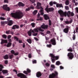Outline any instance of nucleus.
<instances>
[{
    "instance_id": "49",
    "label": "nucleus",
    "mask_w": 78,
    "mask_h": 78,
    "mask_svg": "<svg viewBox=\"0 0 78 78\" xmlns=\"http://www.w3.org/2000/svg\"><path fill=\"white\" fill-rule=\"evenodd\" d=\"M13 57V55H11L9 56V58L10 59H12V58Z\"/></svg>"
},
{
    "instance_id": "3",
    "label": "nucleus",
    "mask_w": 78,
    "mask_h": 78,
    "mask_svg": "<svg viewBox=\"0 0 78 78\" xmlns=\"http://www.w3.org/2000/svg\"><path fill=\"white\" fill-rule=\"evenodd\" d=\"M39 31L44 32V30L42 29L41 27L34 28L33 30L30 29L29 31H28L27 32L29 36H31V33H35V32L38 33V32H39Z\"/></svg>"
},
{
    "instance_id": "45",
    "label": "nucleus",
    "mask_w": 78,
    "mask_h": 78,
    "mask_svg": "<svg viewBox=\"0 0 78 78\" xmlns=\"http://www.w3.org/2000/svg\"><path fill=\"white\" fill-rule=\"evenodd\" d=\"M49 25L50 26L51 25V22L50 20H49Z\"/></svg>"
},
{
    "instance_id": "27",
    "label": "nucleus",
    "mask_w": 78,
    "mask_h": 78,
    "mask_svg": "<svg viewBox=\"0 0 78 78\" xmlns=\"http://www.w3.org/2000/svg\"><path fill=\"white\" fill-rule=\"evenodd\" d=\"M0 72L2 71V69L4 68L3 66L2 65L0 64Z\"/></svg>"
},
{
    "instance_id": "39",
    "label": "nucleus",
    "mask_w": 78,
    "mask_h": 78,
    "mask_svg": "<svg viewBox=\"0 0 78 78\" xmlns=\"http://www.w3.org/2000/svg\"><path fill=\"white\" fill-rule=\"evenodd\" d=\"M67 51H68L72 52V51H73V49H72L71 48H69L67 50Z\"/></svg>"
},
{
    "instance_id": "48",
    "label": "nucleus",
    "mask_w": 78,
    "mask_h": 78,
    "mask_svg": "<svg viewBox=\"0 0 78 78\" xmlns=\"http://www.w3.org/2000/svg\"><path fill=\"white\" fill-rule=\"evenodd\" d=\"M0 19L1 20H5V18L3 17H0Z\"/></svg>"
},
{
    "instance_id": "30",
    "label": "nucleus",
    "mask_w": 78,
    "mask_h": 78,
    "mask_svg": "<svg viewBox=\"0 0 78 78\" xmlns=\"http://www.w3.org/2000/svg\"><path fill=\"white\" fill-rule=\"evenodd\" d=\"M61 64V62H59V61H58L56 62V64L57 66H59V65H60V64Z\"/></svg>"
},
{
    "instance_id": "61",
    "label": "nucleus",
    "mask_w": 78,
    "mask_h": 78,
    "mask_svg": "<svg viewBox=\"0 0 78 78\" xmlns=\"http://www.w3.org/2000/svg\"><path fill=\"white\" fill-rule=\"evenodd\" d=\"M13 72H16V73L17 74V71L16 69H13Z\"/></svg>"
},
{
    "instance_id": "55",
    "label": "nucleus",
    "mask_w": 78,
    "mask_h": 78,
    "mask_svg": "<svg viewBox=\"0 0 78 78\" xmlns=\"http://www.w3.org/2000/svg\"><path fill=\"white\" fill-rule=\"evenodd\" d=\"M28 57L29 58H31V54H29Z\"/></svg>"
},
{
    "instance_id": "14",
    "label": "nucleus",
    "mask_w": 78,
    "mask_h": 78,
    "mask_svg": "<svg viewBox=\"0 0 78 78\" xmlns=\"http://www.w3.org/2000/svg\"><path fill=\"white\" fill-rule=\"evenodd\" d=\"M16 28V29L19 28V26L17 25H13L12 27V30H15Z\"/></svg>"
},
{
    "instance_id": "59",
    "label": "nucleus",
    "mask_w": 78,
    "mask_h": 78,
    "mask_svg": "<svg viewBox=\"0 0 78 78\" xmlns=\"http://www.w3.org/2000/svg\"><path fill=\"white\" fill-rule=\"evenodd\" d=\"M19 43L20 44H21V43H22V41H21V40H19L18 41Z\"/></svg>"
},
{
    "instance_id": "24",
    "label": "nucleus",
    "mask_w": 78,
    "mask_h": 78,
    "mask_svg": "<svg viewBox=\"0 0 78 78\" xmlns=\"http://www.w3.org/2000/svg\"><path fill=\"white\" fill-rule=\"evenodd\" d=\"M12 45V44L11 43L9 42L8 43L7 45H6V46L7 47H11V45Z\"/></svg>"
},
{
    "instance_id": "63",
    "label": "nucleus",
    "mask_w": 78,
    "mask_h": 78,
    "mask_svg": "<svg viewBox=\"0 0 78 78\" xmlns=\"http://www.w3.org/2000/svg\"><path fill=\"white\" fill-rule=\"evenodd\" d=\"M23 26H24V25L21 24L20 25V28H22V27H23Z\"/></svg>"
},
{
    "instance_id": "16",
    "label": "nucleus",
    "mask_w": 78,
    "mask_h": 78,
    "mask_svg": "<svg viewBox=\"0 0 78 78\" xmlns=\"http://www.w3.org/2000/svg\"><path fill=\"white\" fill-rule=\"evenodd\" d=\"M7 22L8 23V25L9 26H11L12 24H13V23L12 22V21L11 20H8Z\"/></svg>"
},
{
    "instance_id": "1",
    "label": "nucleus",
    "mask_w": 78,
    "mask_h": 78,
    "mask_svg": "<svg viewBox=\"0 0 78 78\" xmlns=\"http://www.w3.org/2000/svg\"><path fill=\"white\" fill-rule=\"evenodd\" d=\"M58 13L60 14L61 17H63L64 16L66 17L67 15L68 17H70V16H74V13L73 12H71L70 11H68L67 12H64L62 10H60L58 11Z\"/></svg>"
},
{
    "instance_id": "18",
    "label": "nucleus",
    "mask_w": 78,
    "mask_h": 78,
    "mask_svg": "<svg viewBox=\"0 0 78 78\" xmlns=\"http://www.w3.org/2000/svg\"><path fill=\"white\" fill-rule=\"evenodd\" d=\"M56 6L57 8H63V6H62V4H56Z\"/></svg>"
},
{
    "instance_id": "53",
    "label": "nucleus",
    "mask_w": 78,
    "mask_h": 78,
    "mask_svg": "<svg viewBox=\"0 0 78 78\" xmlns=\"http://www.w3.org/2000/svg\"><path fill=\"white\" fill-rule=\"evenodd\" d=\"M8 63V60H5L4 62V63L5 64H7Z\"/></svg>"
},
{
    "instance_id": "13",
    "label": "nucleus",
    "mask_w": 78,
    "mask_h": 78,
    "mask_svg": "<svg viewBox=\"0 0 78 78\" xmlns=\"http://www.w3.org/2000/svg\"><path fill=\"white\" fill-rule=\"evenodd\" d=\"M36 75L37 77L39 78V77H41L42 76V73L40 72H38L36 73Z\"/></svg>"
},
{
    "instance_id": "42",
    "label": "nucleus",
    "mask_w": 78,
    "mask_h": 78,
    "mask_svg": "<svg viewBox=\"0 0 78 78\" xmlns=\"http://www.w3.org/2000/svg\"><path fill=\"white\" fill-rule=\"evenodd\" d=\"M29 0L32 3H35V2H36V0Z\"/></svg>"
},
{
    "instance_id": "19",
    "label": "nucleus",
    "mask_w": 78,
    "mask_h": 78,
    "mask_svg": "<svg viewBox=\"0 0 78 78\" xmlns=\"http://www.w3.org/2000/svg\"><path fill=\"white\" fill-rule=\"evenodd\" d=\"M18 5L20 7V6H24L25 4L21 2H20L18 4Z\"/></svg>"
},
{
    "instance_id": "36",
    "label": "nucleus",
    "mask_w": 78,
    "mask_h": 78,
    "mask_svg": "<svg viewBox=\"0 0 78 78\" xmlns=\"http://www.w3.org/2000/svg\"><path fill=\"white\" fill-rule=\"evenodd\" d=\"M37 34H38L37 33H35V32L33 33V34H32L33 36H37Z\"/></svg>"
},
{
    "instance_id": "52",
    "label": "nucleus",
    "mask_w": 78,
    "mask_h": 78,
    "mask_svg": "<svg viewBox=\"0 0 78 78\" xmlns=\"http://www.w3.org/2000/svg\"><path fill=\"white\" fill-rule=\"evenodd\" d=\"M30 9H34V7L33 6H31L30 7Z\"/></svg>"
},
{
    "instance_id": "38",
    "label": "nucleus",
    "mask_w": 78,
    "mask_h": 78,
    "mask_svg": "<svg viewBox=\"0 0 78 78\" xmlns=\"http://www.w3.org/2000/svg\"><path fill=\"white\" fill-rule=\"evenodd\" d=\"M51 46H52V45H51V44L47 45V47H48V48H50L51 47Z\"/></svg>"
},
{
    "instance_id": "15",
    "label": "nucleus",
    "mask_w": 78,
    "mask_h": 78,
    "mask_svg": "<svg viewBox=\"0 0 78 78\" xmlns=\"http://www.w3.org/2000/svg\"><path fill=\"white\" fill-rule=\"evenodd\" d=\"M73 22V20L71 19L69 21H65V23L66 24H70V23H72V22Z\"/></svg>"
},
{
    "instance_id": "64",
    "label": "nucleus",
    "mask_w": 78,
    "mask_h": 78,
    "mask_svg": "<svg viewBox=\"0 0 78 78\" xmlns=\"http://www.w3.org/2000/svg\"><path fill=\"white\" fill-rule=\"evenodd\" d=\"M74 3L75 4V6H77V5L78 4V3L77 2H75V3Z\"/></svg>"
},
{
    "instance_id": "40",
    "label": "nucleus",
    "mask_w": 78,
    "mask_h": 78,
    "mask_svg": "<svg viewBox=\"0 0 78 78\" xmlns=\"http://www.w3.org/2000/svg\"><path fill=\"white\" fill-rule=\"evenodd\" d=\"M30 7H28V8L26 9L25 11H30Z\"/></svg>"
},
{
    "instance_id": "17",
    "label": "nucleus",
    "mask_w": 78,
    "mask_h": 78,
    "mask_svg": "<svg viewBox=\"0 0 78 78\" xmlns=\"http://www.w3.org/2000/svg\"><path fill=\"white\" fill-rule=\"evenodd\" d=\"M40 8L41 9H40V12L41 14V15H44V10L43 8L41 7H40Z\"/></svg>"
},
{
    "instance_id": "10",
    "label": "nucleus",
    "mask_w": 78,
    "mask_h": 78,
    "mask_svg": "<svg viewBox=\"0 0 78 78\" xmlns=\"http://www.w3.org/2000/svg\"><path fill=\"white\" fill-rule=\"evenodd\" d=\"M27 71H24L23 72V73H24V74H25L26 75H28L29 73H31V70L29 69H27Z\"/></svg>"
},
{
    "instance_id": "4",
    "label": "nucleus",
    "mask_w": 78,
    "mask_h": 78,
    "mask_svg": "<svg viewBox=\"0 0 78 78\" xmlns=\"http://www.w3.org/2000/svg\"><path fill=\"white\" fill-rule=\"evenodd\" d=\"M45 11L48 13L49 12H51V11H53L54 10V9L52 7L48 8V7L47 6L46 7L45 9Z\"/></svg>"
},
{
    "instance_id": "7",
    "label": "nucleus",
    "mask_w": 78,
    "mask_h": 78,
    "mask_svg": "<svg viewBox=\"0 0 78 78\" xmlns=\"http://www.w3.org/2000/svg\"><path fill=\"white\" fill-rule=\"evenodd\" d=\"M70 28V27L68 26H66V28L64 29L63 30V32L67 34V33H69V28Z\"/></svg>"
},
{
    "instance_id": "62",
    "label": "nucleus",
    "mask_w": 78,
    "mask_h": 78,
    "mask_svg": "<svg viewBox=\"0 0 78 78\" xmlns=\"http://www.w3.org/2000/svg\"><path fill=\"white\" fill-rule=\"evenodd\" d=\"M45 39H46V40L47 41H48V40L49 39V38H48V37H46V36H45Z\"/></svg>"
},
{
    "instance_id": "57",
    "label": "nucleus",
    "mask_w": 78,
    "mask_h": 78,
    "mask_svg": "<svg viewBox=\"0 0 78 78\" xmlns=\"http://www.w3.org/2000/svg\"><path fill=\"white\" fill-rule=\"evenodd\" d=\"M14 55H15V56H17V55H19V54L18 53V52H16V53H14Z\"/></svg>"
},
{
    "instance_id": "5",
    "label": "nucleus",
    "mask_w": 78,
    "mask_h": 78,
    "mask_svg": "<svg viewBox=\"0 0 78 78\" xmlns=\"http://www.w3.org/2000/svg\"><path fill=\"white\" fill-rule=\"evenodd\" d=\"M55 73H52L49 76V78H54L55 77H56L58 75V72L56 71H55Z\"/></svg>"
},
{
    "instance_id": "58",
    "label": "nucleus",
    "mask_w": 78,
    "mask_h": 78,
    "mask_svg": "<svg viewBox=\"0 0 78 78\" xmlns=\"http://www.w3.org/2000/svg\"><path fill=\"white\" fill-rule=\"evenodd\" d=\"M11 36L10 35H9L8 36L7 38L8 39H10V38H11Z\"/></svg>"
},
{
    "instance_id": "20",
    "label": "nucleus",
    "mask_w": 78,
    "mask_h": 78,
    "mask_svg": "<svg viewBox=\"0 0 78 78\" xmlns=\"http://www.w3.org/2000/svg\"><path fill=\"white\" fill-rule=\"evenodd\" d=\"M44 16L45 20H48V19H49V17L48 16V15L44 14Z\"/></svg>"
},
{
    "instance_id": "43",
    "label": "nucleus",
    "mask_w": 78,
    "mask_h": 78,
    "mask_svg": "<svg viewBox=\"0 0 78 78\" xmlns=\"http://www.w3.org/2000/svg\"><path fill=\"white\" fill-rule=\"evenodd\" d=\"M65 7L66 10H69V8L68 6H65Z\"/></svg>"
},
{
    "instance_id": "60",
    "label": "nucleus",
    "mask_w": 78,
    "mask_h": 78,
    "mask_svg": "<svg viewBox=\"0 0 78 78\" xmlns=\"http://www.w3.org/2000/svg\"><path fill=\"white\" fill-rule=\"evenodd\" d=\"M60 69H64V67H62V66H60Z\"/></svg>"
},
{
    "instance_id": "46",
    "label": "nucleus",
    "mask_w": 78,
    "mask_h": 78,
    "mask_svg": "<svg viewBox=\"0 0 78 78\" xmlns=\"http://www.w3.org/2000/svg\"><path fill=\"white\" fill-rule=\"evenodd\" d=\"M53 2H51L49 3V5L51 6H53Z\"/></svg>"
},
{
    "instance_id": "11",
    "label": "nucleus",
    "mask_w": 78,
    "mask_h": 78,
    "mask_svg": "<svg viewBox=\"0 0 78 78\" xmlns=\"http://www.w3.org/2000/svg\"><path fill=\"white\" fill-rule=\"evenodd\" d=\"M48 25H45L44 23L41 26V28L42 29H47L48 28Z\"/></svg>"
},
{
    "instance_id": "47",
    "label": "nucleus",
    "mask_w": 78,
    "mask_h": 78,
    "mask_svg": "<svg viewBox=\"0 0 78 78\" xmlns=\"http://www.w3.org/2000/svg\"><path fill=\"white\" fill-rule=\"evenodd\" d=\"M11 53H12V54H13V55L14 54L15 52L13 50H12L11 51Z\"/></svg>"
},
{
    "instance_id": "23",
    "label": "nucleus",
    "mask_w": 78,
    "mask_h": 78,
    "mask_svg": "<svg viewBox=\"0 0 78 78\" xmlns=\"http://www.w3.org/2000/svg\"><path fill=\"white\" fill-rule=\"evenodd\" d=\"M8 23L7 21H1V24L2 25H5V24H6Z\"/></svg>"
},
{
    "instance_id": "54",
    "label": "nucleus",
    "mask_w": 78,
    "mask_h": 78,
    "mask_svg": "<svg viewBox=\"0 0 78 78\" xmlns=\"http://www.w3.org/2000/svg\"><path fill=\"white\" fill-rule=\"evenodd\" d=\"M36 62H36V60H34L33 61V64H36Z\"/></svg>"
},
{
    "instance_id": "56",
    "label": "nucleus",
    "mask_w": 78,
    "mask_h": 78,
    "mask_svg": "<svg viewBox=\"0 0 78 78\" xmlns=\"http://www.w3.org/2000/svg\"><path fill=\"white\" fill-rule=\"evenodd\" d=\"M78 27H76V33H78Z\"/></svg>"
},
{
    "instance_id": "35",
    "label": "nucleus",
    "mask_w": 78,
    "mask_h": 78,
    "mask_svg": "<svg viewBox=\"0 0 78 78\" xmlns=\"http://www.w3.org/2000/svg\"><path fill=\"white\" fill-rule=\"evenodd\" d=\"M51 59L52 62L54 63V62H55V58H51Z\"/></svg>"
},
{
    "instance_id": "41",
    "label": "nucleus",
    "mask_w": 78,
    "mask_h": 78,
    "mask_svg": "<svg viewBox=\"0 0 78 78\" xmlns=\"http://www.w3.org/2000/svg\"><path fill=\"white\" fill-rule=\"evenodd\" d=\"M46 66L47 67H49L50 66V64L49 63L47 62L45 64Z\"/></svg>"
},
{
    "instance_id": "21",
    "label": "nucleus",
    "mask_w": 78,
    "mask_h": 78,
    "mask_svg": "<svg viewBox=\"0 0 78 78\" xmlns=\"http://www.w3.org/2000/svg\"><path fill=\"white\" fill-rule=\"evenodd\" d=\"M2 72L3 74H7L8 73V70H3L2 71Z\"/></svg>"
},
{
    "instance_id": "32",
    "label": "nucleus",
    "mask_w": 78,
    "mask_h": 78,
    "mask_svg": "<svg viewBox=\"0 0 78 78\" xmlns=\"http://www.w3.org/2000/svg\"><path fill=\"white\" fill-rule=\"evenodd\" d=\"M2 37L3 38H4V39H6L7 37V36H6V35L5 34H3L2 35Z\"/></svg>"
},
{
    "instance_id": "34",
    "label": "nucleus",
    "mask_w": 78,
    "mask_h": 78,
    "mask_svg": "<svg viewBox=\"0 0 78 78\" xmlns=\"http://www.w3.org/2000/svg\"><path fill=\"white\" fill-rule=\"evenodd\" d=\"M37 12V11L36 10H34L33 13V14L34 15H36V13Z\"/></svg>"
},
{
    "instance_id": "12",
    "label": "nucleus",
    "mask_w": 78,
    "mask_h": 78,
    "mask_svg": "<svg viewBox=\"0 0 78 78\" xmlns=\"http://www.w3.org/2000/svg\"><path fill=\"white\" fill-rule=\"evenodd\" d=\"M8 43V41L6 40H3L1 39V44H7Z\"/></svg>"
},
{
    "instance_id": "9",
    "label": "nucleus",
    "mask_w": 78,
    "mask_h": 78,
    "mask_svg": "<svg viewBox=\"0 0 78 78\" xmlns=\"http://www.w3.org/2000/svg\"><path fill=\"white\" fill-rule=\"evenodd\" d=\"M50 44H51L53 45H55L56 44L55 39H51L50 41Z\"/></svg>"
},
{
    "instance_id": "25",
    "label": "nucleus",
    "mask_w": 78,
    "mask_h": 78,
    "mask_svg": "<svg viewBox=\"0 0 78 78\" xmlns=\"http://www.w3.org/2000/svg\"><path fill=\"white\" fill-rule=\"evenodd\" d=\"M27 41L29 43V44H31L32 42L30 38L27 39Z\"/></svg>"
},
{
    "instance_id": "2",
    "label": "nucleus",
    "mask_w": 78,
    "mask_h": 78,
    "mask_svg": "<svg viewBox=\"0 0 78 78\" xmlns=\"http://www.w3.org/2000/svg\"><path fill=\"white\" fill-rule=\"evenodd\" d=\"M11 15H12V17H13L16 19H20L21 18H22L23 16V13L20 11L16 12V13H12Z\"/></svg>"
},
{
    "instance_id": "50",
    "label": "nucleus",
    "mask_w": 78,
    "mask_h": 78,
    "mask_svg": "<svg viewBox=\"0 0 78 78\" xmlns=\"http://www.w3.org/2000/svg\"><path fill=\"white\" fill-rule=\"evenodd\" d=\"M51 68H53V69H55V65H51Z\"/></svg>"
},
{
    "instance_id": "22",
    "label": "nucleus",
    "mask_w": 78,
    "mask_h": 78,
    "mask_svg": "<svg viewBox=\"0 0 78 78\" xmlns=\"http://www.w3.org/2000/svg\"><path fill=\"white\" fill-rule=\"evenodd\" d=\"M50 56L52 58H55V55L53 54L50 53Z\"/></svg>"
},
{
    "instance_id": "37",
    "label": "nucleus",
    "mask_w": 78,
    "mask_h": 78,
    "mask_svg": "<svg viewBox=\"0 0 78 78\" xmlns=\"http://www.w3.org/2000/svg\"><path fill=\"white\" fill-rule=\"evenodd\" d=\"M14 39H16L17 41H19V38L15 36L14 37Z\"/></svg>"
},
{
    "instance_id": "44",
    "label": "nucleus",
    "mask_w": 78,
    "mask_h": 78,
    "mask_svg": "<svg viewBox=\"0 0 78 78\" xmlns=\"http://www.w3.org/2000/svg\"><path fill=\"white\" fill-rule=\"evenodd\" d=\"M55 60H58V59H59V56H55Z\"/></svg>"
},
{
    "instance_id": "31",
    "label": "nucleus",
    "mask_w": 78,
    "mask_h": 78,
    "mask_svg": "<svg viewBox=\"0 0 78 78\" xmlns=\"http://www.w3.org/2000/svg\"><path fill=\"white\" fill-rule=\"evenodd\" d=\"M73 39V40H75V39H76V36H75V34H73V37H72Z\"/></svg>"
},
{
    "instance_id": "29",
    "label": "nucleus",
    "mask_w": 78,
    "mask_h": 78,
    "mask_svg": "<svg viewBox=\"0 0 78 78\" xmlns=\"http://www.w3.org/2000/svg\"><path fill=\"white\" fill-rule=\"evenodd\" d=\"M65 4L66 5H69V0H67L66 1Z\"/></svg>"
},
{
    "instance_id": "26",
    "label": "nucleus",
    "mask_w": 78,
    "mask_h": 78,
    "mask_svg": "<svg viewBox=\"0 0 78 78\" xmlns=\"http://www.w3.org/2000/svg\"><path fill=\"white\" fill-rule=\"evenodd\" d=\"M37 7H38V8L39 9V8H39V6H41V3H40V2H37Z\"/></svg>"
},
{
    "instance_id": "33",
    "label": "nucleus",
    "mask_w": 78,
    "mask_h": 78,
    "mask_svg": "<svg viewBox=\"0 0 78 78\" xmlns=\"http://www.w3.org/2000/svg\"><path fill=\"white\" fill-rule=\"evenodd\" d=\"M31 25L33 28H34V27H35V23H32L31 24Z\"/></svg>"
},
{
    "instance_id": "8",
    "label": "nucleus",
    "mask_w": 78,
    "mask_h": 78,
    "mask_svg": "<svg viewBox=\"0 0 78 78\" xmlns=\"http://www.w3.org/2000/svg\"><path fill=\"white\" fill-rule=\"evenodd\" d=\"M3 8L4 10L9 11L10 10V8L9 7H8V5H3Z\"/></svg>"
},
{
    "instance_id": "28",
    "label": "nucleus",
    "mask_w": 78,
    "mask_h": 78,
    "mask_svg": "<svg viewBox=\"0 0 78 78\" xmlns=\"http://www.w3.org/2000/svg\"><path fill=\"white\" fill-rule=\"evenodd\" d=\"M4 59H8V55H6L5 56H4Z\"/></svg>"
},
{
    "instance_id": "6",
    "label": "nucleus",
    "mask_w": 78,
    "mask_h": 78,
    "mask_svg": "<svg viewBox=\"0 0 78 78\" xmlns=\"http://www.w3.org/2000/svg\"><path fill=\"white\" fill-rule=\"evenodd\" d=\"M67 56L69 59H72L74 57V55L72 53L69 52L68 53Z\"/></svg>"
},
{
    "instance_id": "51",
    "label": "nucleus",
    "mask_w": 78,
    "mask_h": 78,
    "mask_svg": "<svg viewBox=\"0 0 78 78\" xmlns=\"http://www.w3.org/2000/svg\"><path fill=\"white\" fill-rule=\"evenodd\" d=\"M37 20H42V17H40L39 19H37Z\"/></svg>"
}]
</instances>
